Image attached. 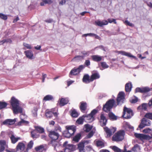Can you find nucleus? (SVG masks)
I'll list each match as a JSON object with an SVG mask.
<instances>
[{
  "instance_id": "f257e3e1",
  "label": "nucleus",
  "mask_w": 152,
  "mask_h": 152,
  "mask_svg": "<svg viewBox=\"0 0 152 152\" xmlns=\"http://www.w3.org/2000/svg\"><path fill=\"white\" fill-rule=\"evenodd\" d=\"M115 102V101L114 99H110L106 102L103 107V110L106 113L109 112L108 114V116L110 119L113 121L116 120L117 117L112 112H110L113 108Z\"/></svg>"
},
{
  "instance_id": "f03ea898",
  "label": "nucleus",
  "mask_w": 152,
  "mask_h": 152,
  "mask_svg": "<svg viewBox=\"0 0 152 152\" xmlns=\"http://www.w3.org/2000/svg\"><path fill=\"white\" fill-rule=\"evenodd\" d=\"M10 103L14 114L22 113V109L19 106V101L18 99L13 96L11 98Z\"/></svg>"
},
{
  "instance_id": "7ed1b4c3",
  "label": "nucleus",
  "mask_w": 152,
  "mask_h": 152,
  "mask_svg": "<svg viewBox=\"0 0 152 152\" xmlns=\"http://www.w3.org/2000/svg\"><path fill=\"white\" fill-rule=\"evenodd\" d=\"M33 145V141L31 140L28 144L26 148H25V145L24 143L19 142L17 146L16 149L23 151L24 152H28L29 150L32 148Z\"/></svg>"
},
{
  "instance_id": "20e7f679",
  "label": "nucleus",
  "mask_w": 152,
  "mask_h": 152,
  "mask_svg": "<svg viewBox=\"0 0 152 152\" xmlns=\"http://www.w3.org/2000/svg\"><path fill=\"white\" fill-rule=\"evenodd\" d=\"M125 132L123 130H120L113 136L112 140L113 141L119 142L122 141L124 138Z\"/></svg>"
},
{
  "instance_id": "39448f33",
  "label": "nucleus",
  "mask_w": 152,
  "mask_h": 152,
  "mask_svg": "<svg viewBox=\"0 0 152 152\" xmlns=\"http://www.w3.org/2000/svg\"><path fill=\"white\" fill-rule=\"evenodd\" d=\"M67 142H65L63 144L64 152H72L75 150V147L72 144H67Z\"/></svg>"
},
{
  "instance_id": "423d86ee",
  "label": "nucleus",
  "mask_w": 152,
  "mask_h": 152,
  "mask_svg": "<svg viewBox=\"0 0 152 152\" xmlns=\"http://www.w3.org/2000/svg\"><path fill=\"white\" fill-rule=\"evenodd\" d=\"M122 116L125 118H130L133 115V112L131 109L125 107H124Z\"/></svg>"
},
{
  "instance_id": "0eeeda50",
  "label": "nucleus",
  "mask_w": 152,
  "mask_h": 152,
  "mask_svg": "<svg viewBox=\"0 0 152 152\" xmlns=\"http://www.w3.org/2000/svg\"><path fill=\"white\" fill-rule=\"evenodd\" d=\"M84 68V66L83 65H81L77 68H74L72 69L69 74V77L71 78V75H77Z\"/></svg>"
},
{
  "instance_id": "6e6552de",
  "label": "nucleus",
  "mask_w": 152,
  "mask_h": 152,
  "mask_svg": "<svg viewBox=\"0 0 152 152\" xmlns=\"http://www.w3.org/2000/svg\"><path fill=\"white\" fill-rule=\"evenodd\" d=\"M125 93L124 92H120L118 94L116 99L117 104L121 105L124 103L125 100Z\"/></svg>"
},
{
  "instance_id": "1a4fd4ad",
  "label": "nucleus",
  "mask_w": 152,
  "mask_h": 152,
  "mask_svg": "<svg viewBox=\"0 0 152 152\" xmlns=\"http://www.w3.org/2000/svg\"><path fill=\"white\" fill-rule=\"evenodd\" d=\"M150 125V121L145 118H143L140 124L139 125L138 127L140 129H142L146 126H149Z\"/></svg>"
},
{
  "instance_id": "9d476101",
  "label": "nucleus",
  "mask_w": 152,
  "mask_h": 152,
  "mask_svg": "<svg viewBox=\"0 0 152 152\" xmlns=\"http://www.w3.org/2000/svg\"><path fill=\"white\" fill-rule=\"evenodd\" d=\"M48 136L51 140H57L59 136V135L55 131H50Z\"/></svg>"
},
{
  "instance_id": "9b49d317",
  "label": "nucleus",
  "mask_w": 152,
  "mask_h": 152,
  "mask_svg": "<svg viewBox=\"0 0 152 152\" xmlns=\"http://www.w3.org/2000/svg\"><path fill=\"white\" fill-rule=\"evenodd\" d=\"M150 89L147 87L143 88H137L135 89V92H140L141 93H145L150 91Z\"/></svg>"
},
{
  "instance_id": "f8f14e48",
  "label": "nucleus",
  "mask_w": 152,
  "mask_h": 152,
  "mask_svg": "<svg viewBox=\"0 0 152 152\" xmlns=\"http://www.w3.org/2000/svg\"><path fill=\"white\" fill-rule=\"evenodd\" d=\"M104 129L106 133L107 137H109L111 136L112 133H114L116 130V129L115 128L113 127L112 129H110L107 127L104 128Z\"/></svg>"
},
{
  "instance_id": "ddd939ff",
  "label": "nucleus",
  "mask_w": 152,
  "mask_h": 152,
  "mask_svg": "<svg viewBox=\"0 0 152 152\" xmlns=\"http://www.w3.org/2000/svg\"><path fill=\"white\" fill-rule=\"evenodd\" d=\"M80 104L79 107L81 111L83 113H85L87 108V103L82 101L80 103Z\"/></svg>"
},
{
  "instance_id": "4468645a",
  "label": "nucleus",
  "mask_w": 152,
  "mask_h": 152,
  "mask_svg": "<svg viewBox=\"0 0 152 152\" xmlns=\"http://www.w3.org/2000/svg\"><path fill=\"white\" fill-rule=\"evenodd\" d=\"M16 121V119H7L2 122V124L6 125H12L14 124Z\"/></svg>"
},
{
  "instance_id": "2eb2a0df",
  "label": "nucleus",
  "mask_w": 152,
  "mask_h": 152,
  "mask_svg": "<svg viewBox=\"0 0 152 152\" xmlns=\"http://www.w3.org/2000/svg\"><path fill=\"white\" fill-rule=\"evenodd\" d=\"M100 123L101 126H104L106 124L107 120L106 117L104 115V114L102 113L100 116Z\"/></svg>"
},
{
  "instance_id": "dca6fc26",
  "label": "nucleus",
  "mask_w": 152,
  "mask_h": 152,
  "mask_svg": "<svg viewBox=\"0 0 152 152\" xmlns=\"http://www.w3.org/2000/svg\"><path fill=\"white\" fill-rule=\"evenodd\" d=\"M69 101L66 98H61L59 100L58 104L60 106H63L69 102Z\"/></svg>"
},
{
  "instance_id": "f3484780",
  "label": "nucleus",
  "mask_w": 152,
  "mask_h": 152,
  "mask_svg": "<svg viewBox=\"0 0 152 152\" xmlns=\"http://www.w3.org/2000/svg\"><path fill=\"white\" fill-rule=\"evenodd\" d=\"M93 61L96 62L100 61L102 59V57L98 55H94L91 56Z\"/></svg>"
},
{
  "instance_id": "a211bd4d",
  "label": "nucleus",
  "mask_w": 152,
  "mask_h": 152,
  "mask_svg": "<svg viewBox=\"0 0 152 152\" xmlns=\"http://www.w3.org/2000/svg\"><path fill=\"white\" fill-rule=\"evenodd\" d=\"M83 115L85 116L84 118L85 121L86 122L90 123L93 121L94 117H93L90 114L87 115Z\"/></svg>"
},
{
  "instance_id": "6ab92c4d",
  "label": "nucleus",
  "mask_w": 152,
  "mask_h": 152,
  "mask_svg": "<svg viewBox=\"0 0 152 152\" xmlns=\"http://www.w3.org/2000/svg\"><path fill=\"white\" fill-rule=\"evenodd\" d=\"M95 23L96 25L100 27L102 26L103 25H107L108 24V21L106 20H103L102 21L98 20L95 21Z\"/></svg>"
},
{
  "instance_id": "aec40b11",
  "label": "nucleus",
  "mask_w": 152,
  "mask_h": 152,
  "mask_svg": "<svg viewBox=\"0 0 152 152\" xmlns=\"http://www.w3.org/2000/svg\"><path fill=\"white\" fill-rule=\"evenodd\" d=\"M91 77L89 78V75L88 74L85 75L83 78V82L86 84L88 83L91 82Z\"/></svg>"
},
{
  "instance_id": "412c9836",
  "label": "nucleus",
  "mask_w": 152,
  "mask_h": 152,
  "mask_svg": "<svg viewBox=\"0 0 152 152\" xmlns=\"http://www.w3.org/2000/svg\"><path fill=\"white\" fill-rule=\"evenodd\" d=\"M91 81H93L94 80L99 79L100 77V75L97 72L92 73L91 77Z\"/></svg>"
},
{
  "instance_id": "4be33fe9",
  "label": "nucleus",
  "mask_w": 152,
  "mask_h": 152,
  "mask_svg": "<svg viewBox=\"0 0 152 152\" xmlns=\"http://www.w3.org/2000/svg\"><path fill=\"white\" fill-rule=\"evenodd\" d=\"M24 53L27 58L30 59L33 58V54L31 51L29 50L25 51Z\"/></svg>"
},
{
  "instance_id": "5701e85b",
  "label": "nucleus",
  "mask_w": 152,
  "mask_h": 152,
  "mask_svg": "<svg viewBox=\"0 0 152 152\" xmlns=\"http://www.w3.org/2000/svg\"><path fill=\"white\" fill-rule=\"evenodd\" d=\"M132 88V85L131 82L127 83L125 86V90L126 92H130Z\"/></svg>"
},
{
  "instance_id": "b1692460",
  "label": "nucleus",
  "mask_w": 152,
  "mask_h": 152,
  "mask_svg": "<svg viewBox=\"0 0 152 152\" xmlns=\"http://www.w3.org/2000/svg\"><path fill=\"white\" fill-rule=\"evenodd\" d=\"M117 53L118 54H122V55L126 56L128 57H132L134 58H135V56L132 55L130 53H127L124 51H117Z\"/></svg>"
},
{
  "instance_id": "393cba45",
  "label": "nucleus",
  "mask_w": 152,
  "mask_h": 152,
  "mask_svg": "<svg viewBox=\"0 0 152 152\" xmlns=\"http://www.w3.org/2000/svg\"><path fill=\"white\" fill-rule=\"evenodd\" d=\"M11 140V142L12 144H15L20 139V137H15L14 135H12L10 137Z\"/></svg>"
},
{
  "instance_id": "a878e982",
  "label": "nucleus",
  "mask_w": 152,
  "mask_h": 152,
  "mask_svg": "<svg viewBox=\"0 0 152 152\" xmlns=\"http://www.w3.org/2000/svg\"><path fill=\"white\" fill-rule=\"evenodd\" d=\"M70 115L73 118H77L79 115V114L75 109L71 110L70 111Z\"/></svg>"
},
{
  "instance_id": "bb28decb",
  "label": "nucleus",
  "mask_w": 152,
  "mask_h": 152,
  "mask_svg": "<svg viewBox=\"0 0 152 152\" xmlns=\"http://www.w3.org/2000/svg\"><path fill=\"white\" fill-rule=\"evenodd\" d=\"M92 127V126H90V125L86 124L84 125L83 129L85 132H88L91 130Z\"/></svg>"
},
{
  "instance_id": "cd10ccee",
  "label": "nucleus",
  "mask_w": 152,
  "mask_h": 152,
  "mask_svg": "<svg viewBox=\"0 0 152 152\" xmlns=\"http://www.w3.org/2000/svg\"><path fill=\"white\" fill-rule=\"evenodd\" d=\"M42 2L40 3V5L43 6L47 4H50L53 2V0H41Z\"/></svg>"
},
{
  "instance_id": "c85d7f7f",
  "label": "nucleus",
  "mask_w": 152,
  "mask_h": 152,
  "mask_svg": "<svg viewBox=\"0 0 152 152\" xmlns=\"http://www.w3.org/2000/svg\"><path fill=\"white\" fill-rule=\"evenodd\" d=\"M6 144V142L5 141H0V152H2L4 151Z\"/></svg>"
},
{
  "instance_id": "c756f323",
  "label": "nucleus",
  "mask_w": 152,
  "mask_h": 152,
  "mask_svg": "<svg viewBox=\"0 0 152 152\" xmlns=\"http://www.w3.org/2000/svg\"><path fill=\"white\" fill-rule=\"evenodd\" d=\"M53 112L52 110L50 111L49 110H47L45 112L46 117L48 118H50L53 116Z\"/></svg>"
},
{
  "instance_id": "7c9ffc66",
  "label": "nucleus",
  "mask_w": 152,
  "mask_h": 152,
  "mask_svg": "<svg viewBox=\"0 0 152 152\" xmlns=\"http://www.w3.org/2000/svg\"><path fill=\"white\" fill-rule=\"evenodd\" d=\"M85 116L83 115L82 116L80 117L76 121V122L79 124H83L85 118Z\"/></svg>"
},
{
  "instance_id": "2f4dec72",
  "label": "nucleus",
  "mask_w": 152,
  "mask_h": 152,
  "mask_svg": "<svg viewBox=\"0 0 152 152\" xmlns=\"http://www.w3.org/2000/svg\"><path fill=\"white\" fill-rule=\"evenodd\" d=\"M35 130L39 133H42L44 132V129L40 126H36L35 127Z\"/></svg>"
},
{
  "instance_id": "473e14b6",
  "label": "nucleus",
  "mask_w": 152,
  "mask_h": 152,
  "mask_svg": "<svg viewBox=\"0 0 152 152\" xmlns=\"http://www.w3.org/2000/svg\"><path fill=\"white\" fill-rule=\"evenodd\" d=\"M147 104L146 103H143L141 105L138 106L137 109L139 110H146L147 109Z\"/></svg>"
},
{
  "instance_id": "72a5a7b5",
  "label": "nucleus",
  "mask_w": 152,
  "mask_h": 152,
  "mask_svg": "<svg viewBox=\"0 0 152 152\" xmlns=\"http://www.w3.org/2000/svg\"><path fill=\"white\" fill-rule=\"evenodd\" d=\"M53 99V97L50 95H48L45 96L43 99V100L45 101L52 100Z\"/></svg>"
},
{
  "instance_id": "f704fd0d",
  "label": "nucleus",
  "mask_w": 152,
  "mask_h": 152,
  "mask_svg": "<svg viewBox=\"0 0 152 152\" xmlns=\"http://www.w3.org/2000/svg\"><path fill=\"white\" fill-rule=\"evenodd\" d=\"M58 142L57 141V140H52L50 142V144L54 147L55 149L58 145Z\"/></svg>"
},
{
  "instance_id": "c9c22d12",
  "label": "nucleus",
  "mask_w": 152,
  "mask_h": 152,
  "mask_svg": "<svg viewBox=\"0 0 152 152\" xmlns=\"http://www.w3.org/2000/svg\"><path fill=\"white\" fill-rule=\"evenodd\" d=\"M96 145L97 147H104V143L101 140H97L96 141Z\"/></svg>"
},
{
  "instance_id": "e433bc0d",
  "label": "nucleus",
  "mask_w": 152,
  "mask_h": 152,
  "mask_svg": "<svg viewBox=\"0 0 152 152\" xmlns=\"http://www.w3.org/2000/svg\"><path fill=\"white\" fill-rule=\"evenodd\" d=\"M111 148L115 152H124L122 150H121L115 146H112Z\"/></svg>"
},
{
  "instance_id": "4c0bfd02",
  "label": "nucleus",
  "mask_w": 152,
  "mask_h": 152,
  "mask_svg": "<svg viewBox=\"0 0 152 152\" xmlns=\"http://www.w3.org/2000/svg\"><path fill=\"white\" fill-rule=\"evenodd\" d=\"M7 105V103L5 102H0V109L6 107Z\"/></svg>"
},
{
  "instance_id": "58836bf2",
  "label": "nucleus",
  "mask_w": 152,
  "mask_h": 152,
  "mask_svg": "<svg viewBox=\"0 0 152 152\" xmlns=\"http://www.w3.org/2000/svg\"><path fill=\"white\" fill-rule=\"evenodd\" d=\"M81 136V135L80 134H78L73 137V141L76 142H78L79 140L80 139Z\"/></svg>"
},
{
  "instance_id": "ea45409f",
  "label": "nucleus",
  "mask_w": 152,
  "mask_h": 152,
  "mask_svg": "<svg viewBox=\"0 0 152 152\" xmlns=\"http://www.w3.org/2000/svg\"><path fill=\"white\" fill-rule=\"evenodd\" d=\"M84 146L85 145L81 142L78 145V148L79 150H84Z\"/></svg>"
},
{
  "instance_id": "a19ab883",
  "label": "nucleus",
  "mask_w": 152,
  "mask_h": 152,
  "mask_svg": "<svg viewBox=\"0 0 152 152\" xmlns=\"http://www.w3.org/2000/svg\"><path fill=\"white\" fill-rule=\"evenodd\" d=\"M100 64L101 66L104 69L107 68L109 66L105 62H101Z\"/></svg>"
},
{
  "instance_id": "79ce46f5",
  "label": "nucleus",
  "mask_w": 152,
  "mask_h": 152,
  "mask_svg": "<svg viewBox=\"0 0 152 152\" xmlns=\"http://www.w3.org/2000/svg\"><path fill=\"white\" fill-rule=\"evenodd\" d=\"M44 148V146L43 145H40L39 146L35 148V149L37 151H41Z\"/></svg>"
},
{
  "instance_id": "37998d69",
  "label": "nucleus",
  "mask_w": 152,
  "mask_h": 152,
  "mask_svg": "<svg viewBox=\"0 0 152 152\" xmlns=\"http://www.w3.org/2000/svg\"><path fill=\"white\" fill-rule=\"evenodd\" d=\"M36 132L37 131L35 130V129L31 132V136L33 138L37 137Z\"/></svg>"
},
{
  "instance_id": "c03bdc74",
  "label": "nucleus",
  "mask_w": 152,
  "mask_h": 152,
  "mask_svg": "<svg viewBox=\"0 0 152 152\" xmlns=\"http://www.w3.org/2000/svg\"><path fill=\"white\" fill-rule=\"evenodd\" d=\"M94 132L93 131H91L86 136V138H91L94 134Z\"/></svg>"
},
{
  "instance_id": "a18cd8bd",
  "label": "nucleus",
  "mask_w": 152,
  "mask_h": 152,
  "mask_svg": "<svg viewBox=\"0 0 152 152\" xmlns=\"http://www.w3.org/2000/svg\"><path fill=\"white\" fill-rule=\"evenodd\" d=\"M64 137L67 138H69L72 135L69 132H67L66 130L64 131Z\"/></svg>"
},
{
  "instance_id": "49530a36",
  "label": "nucleus",
  "mask_w": 152,
  "mask_h": 152,
  "mask_svg": "<svg viewBox=\"0 0 152 152\" xmlns=\"http://www.w3.org/2000/svg\"><path fill=\"white\" fill-rule=\"evenodd\" d=\"M145 117L148 118L150 119H152V113H146Z\"/></svg>"
},
{
  "instance_id": "de8ad7c7",
  "label": "nucleus",
  "mask_w": 152,
  "mask_h": 152,
  "mask_svg": "<svg viewBox=\"0 0 152 152\" xmlns=\"http://www.w3.org/2000/svg\"><path fill=\"white\" fill-rule=\"evenodd\" d=\"M0 18L4 20H7V15L1 13H0Z\"/></svg>"
},
{
  "instance_id": "09e8293b",
  "label": "nucleus",
  "mask_w": 152,
  "mask_h": 152,
  "mask_svg": "<svg viewBox=\"0 0 152 152\" xmlns=\"http://www.w3.org/2000/svg\"><path fill=\"white\" fill-rule=\"evenodd\" d=\"M23 45L27 49H31L32 48L31 45L30 44L24 43H23Z\"/></svg>"
},
{
  "instance_id": "8fccbe9b",
  "label": "nucleus",
  "mask_w": 152,
  "mask_h": 152,
  "mask_svg": "<svg viewBox=\"0 0 152 152\" xmlns=\"http://www.w3.org/2000/svg\"><path fill=\"white\" fill-rule=\"evenodd\" d=\"M97 110L96 109H94L91 111L90 114L93 117H94V116L97 113Z\"/></svg>"
},
{
  "instance_id": "3c124183",
  "label": "nucleus",
  "mask_w": 152,
  "mask_h": 152,
  "mask_svg": "<svg viewBox=\"0 0 152 152\" xmlns=\"http://www.w3.org/2000/svg\"><path fill=\"white\" fill-rule=\"evenodd\" d=\"M127 25L131 27H133L134 25L133 24L130 23L127 20H126L124 22Z\"/></svg>"
},
{
  "instance_id": "603ef678",
  "label": "nucleus",
  "mask_w": 152,
  "mask_h": 152,
  "mask_svg": "<svg viewBox=\"0 0 152 152\" xmlns=\"http://www.w3.org/2000/svg\"><path fill=\"white\" fill-rule=\"evenodd\" d=\"M107 20L109 23H111L112 22H113L114 23L116 24V20L115 19H107Z\"/></svg>"
},
{
  "instance_id": "864d4df0",
  "label": "nucleus",
  "mask_w": 152,
  "mask_h": 152,
  "mask_svg": "<svg viewBox=\"0 0 152 152\" xmlns=\"http://www.w3.org/2000/svg\"><path fill=\"white\" fill-rule=\"evenodd\" d=\"M72 135H73L76 131L75 129H73L72 130H66Z\"/></svg>"
},
{
  "instance_id": "5fc2aeb1",
  "label": "nucleus",
  "mask_w": 152,
  "mask_h": 152,
  "mask_svg": "<svg viewBox=\"0 0 152 152\" xmlns=\"http://www.w3.org/2000/svg\"><path fill=\"white\" fill-rule=\"evenodd\" d=\"M66 130H72L73 129H75V127L73 126H66Z\"/></svg>"
},
{
  "instance_id": "6e6d98bb",
  "label": "nucleus",
  "mask_w": 152,
  "mask_h": 152,
  "mask_svg": "<svg viewBox=\"0 0 152 152\" xmlns=\"http://www.w3.org/2000/svg\"><path fill=\"white\" fill-rule=\"evenodd\" d=\"M90 140H84L82 141V142L83 143L84 145H86L90 142Z\"/></svg>"
},
{
  "instance_id": "4d7b16f0",
  "label": "nucleus",
  "mask_w": 152,
  "mask_h": 152,
  "mask_svg": "<svg viewBox=\"0 0 152 152\" xmlns=\"http://www.w3.org/2000/svg\"><path fill=\"white\" fill-rule=\"evenodd\" d=\"M84 64L86 66H88L90 65V62L89 60H87L85 61Z\"/></svg>"
},
{
  "instance_id": "13d9d810",
  "label": "nucleus",
  "mask_w": 152,
  "mask_h": 152,
  "mask_svg": "<svg viewBox=\"0 0 152 152\" xmlns=\"http://www.w3.org/2000/svg\"><path fill=\"white\" fill-rule=\"evenodd\" d=\"M6 152H16V151L14 149H6Z\"/></svg>"
},
{
  "instance_id": "bf43d9fd",
  "label": "nucleus",
  "mask_w": 152,
  "mask_h": 152,
  "mask_svg": "<svg viewBox=\"0 0 152 152\" xmlns=\"http://www.w3.org/2000/svg\"><path fill=\"white\" fill-rule=\"evenodd\" d=\"M86 149L87 150L90 151L92 150V148L91 146L90 145L87 146L86 147Z\"/></svg>"
},
{
  "instance_id": "052dcab7",
  "label": "nucleus",
  "mask_w": 152,
  "mask_h": 152,
  "mask_svg": "<svg viewBox=\"0 0 152 152\" xmlns=\"http://www.w3.org/2000/svg\"><path fill=\"white\" fill-rule=\"evenodd\" d=\"M81 53L84 56L87 55H88L89 52H86L85 51H82L81 52Z\"/></svg>"
},
{
  "instance_id": "680f3d73",
  "label": "nucleus",
  "mask_w": 152,
  "mask_h": 152,
  "mask_svg": "<svg viewBox=\"0 0 152 152\" xmlns=\"http://www.w3.org/2000/svg\"><path fill=\"white\" fill-rule=\"evenodd\" d=\"M47 75L46 74L42 73V82H44L45 81V78L46 77Z\"/></svg>"
},
{
  "instance_id": "e2e57ef3",
  "label": "nucleus",
  "mask_w": 152,
  "mask_h": 152,
  "mask_svg": "<svg viewBox=\"0 0 152 152\" xmlns=\"http://www.w3.org/2000/svg\"><path fill=\"white\" fill-rule=\"evenodd\" d=\"M5 43H11L12 42V40L10 39H4Z\"/></svg>"
},
{
  "instance_id": "0e129e2a",
  "label": "nucleus",
  "mask_w": 152,
  "mask_h": 152,
  "mask_svg": "<svg viewBox=\"0 0 152 152\" xmlns=\"http://www.w3.org/2000/svg\"><path fill=\"white\" fill-rule=\"evenodd\" d=\"M150 131V129L148 128V129H145L144 130H143V132L144 133H148Z\"/></svg>"
},
{
  "instance_id": "69168bd1",
  "label": "nucleus",
  "mask_w": 152,
  "mask_h": 152,
  "mask_svg": "<svg viewBox=\"0 0 152 152\" xmlns=\"http://www.w3.org/2000/svg\"><path fill=\"white\" fill-rule=\"evenodd\" d=\"M66 2V0H62L59 2V4L60 5H62L64 4H65Z\"/></svg>"
},
{
  "instance_id": "338daca9",
  "label": "nucleus",
  "mask_w": 152,
  "mask_h": 152,
  "mask_svg": "<svg viewBox=\"0 0 152 152\" xmlns=\"http://www.w3.org/2000/svg\"><path fill=\"white\" fill-rule=\"evenodd\" d=\"M34 112V111H33ZM33 116L34 117H36L37 115V110L36 109L34 110V112H33Z\"/></svg>"
},
{
  "instance_id": "774afa93",
  "label": "nucleus",
  "mask_w": 152,
  "mask_h": 152,
  "mask_svg": "<svg viewBox=\"0 0 152 152\" xmlns=\"http://www.w3.org/2000/svg\"><path fill=\"white\" fill-rule=\"evenodd\" d=\"M55 130L56 131H58L60 132H61V129L60 127L58 126L56 128Z\"/></svg>"
}]
</instances>
